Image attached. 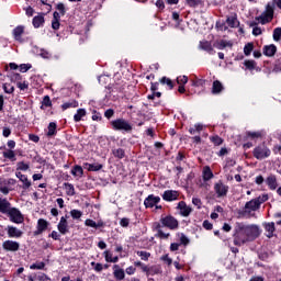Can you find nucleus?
I'll list each match as a JSON object with an SVG mask.
<instances>
[{
  "label": "nucleus",
  "mask_w": 281,
  "mask_h": 281,
  "mask_svg": "<svg viewBox=\"0 0 281 281\" xmlns=\"http://www.w3.org/2000/svg\"><path fill=\"white\" fill-rule=\"evenodd\" d=\"M3 157H5V159H14L15 155L14 151L9 150L3 153Z\"/></svg>",
  "instance_id": "nucleus-52"
},
{
  "label": "nucleus",
  "mask_w": 281,
  "mask_h": 281,
  "mask_svg": "<svg viewBox=\"0 0 281 281\" xmlns=\"http://www.w3.org/2000/svg\"><path fill=\"white\" fill-rule=\"evenodd\" d=\"M20 247L21 245L18 241H13V240H5L2 244V248L5 251H19Z\"/></svg>",
  "instance_id": "nucleus-8"
},
{
  "label": "nucleus",
  "mask_w": 281,
  "mask_h": 281,
  "mask_svg": "<svg viewBox=\"0 0 281 281\" xmlns=\"http://www.w3.org/2000/svg\"><path fill=\"white\" fill-rule=\"evenodd\" d=\"M200 2L201 0H187V3L190 5V8H196V4Z\"/></svg>",
  "instance_id": "nucleus-57"
},
{
  "label": "nucleus",
  "mask_w": 281,
  "mask_h": 281,
  "mask_svg": "<svg viewBox=\"0 0 281 281\" xmlns=\"http://www.w3.org/2000/svg\"><path fill=\"white\" fill-rule=\"evenodd\" d=\"M276 52H278V48L273 44L263 47L265 56H276Z\"/></svg>",
  "instance_id": "nucleus-18"
},
{
  "label": "nucleus",
  "mask_w": 281,
  "mask_h": 281,
  "mask_svg": "<svg viewBox=\"0 0 281 281\" xmlns=\"http://www.w3.org/2000/svg\"><path fill=\"white\" fill-rule=\"evenodd\" d=\"M18 87L21 89V91H25V89H27V83L26 82H18Z\"/></svg>",
  "instance_id": "nucleus-64"
},
{
  "label": "nucleus",
  "mask_w": 281,
  "mask_h": 281,
  "mask_svg": "<svg viewBox=\"0 0 281 281\" xmlns=\"http://www.w3.org/2000/svg\"><path fill=\"white\" fill-rule=\"evenodd\" d=\"M12 131L10 130V127H3V131H2V135L3 137H10Z\"/></svg>",
  "instance_id": "nucleus-59"
},
{
  "label": "nucleus",
  "mask_w": 281,
  "mask_h": 281,
  "mask_svg": "<svg viewBox=\"0 0 281 281\" xmlns=\"http://www.w3.org/2000/svg\"><path fill=\"white\" fill-rule=\"evenodd\" d=\"M44 106H52V100L49 99V95H45L43 99Z\"/></svg>",
  "instance_id": "nucleus-56"
},
{
  "label": "nucleus",
  "mask_w": 281,
  "mask_h": 281,
  "mask_svg": "<svg viewBox=\"0 0 281 281\" xmlns=\"http://www.w3.org/2000/svg\"><path fill=\"white\" fill-rule=\"evenodd\" d=\"M251 52H254V44L248 43L245 47H244V54L245 56H249L251 54Z\"/></svg>",
  "instance_id": "nucleus-36"
},
{
  "label": "nucleus",
  "mask_w": 281,
  "mask_h": 281,
  "mask_svg": "<svg viewBox=\"0 0 281 281\" xmlns=\"http://www.w3.org/2000/svg\"><path fill=\"white\" fill-rule=\"evenodd\" d=\"M159 201H161V198L150 194L145 199L144 205H145V207H155V205H157V203H159Z\"/></svg>",
  "instance_id": "nucleus-9"
},
{
  "label": "nucleus",
  "mask_w": 281,
  "mask_h": 281,
  "mask_svg": "<svg viewBox=\"0 0 281 281\" xmlns=\"http://www.w3.org/2000/svg\"><path fill=\"white\" fill-rule=\"evenodd\" d=\"M56 8H57V10L60 12V15H61V16H65V13H66V11H65V4H64L63 2H59Z\"/></svg>",
  "instance_id": "nucleus-49"
},
{
  "label": "nucleus",
  "mask_w": 281,
  "mask_h": 281,
  "mask_svg": "<svg viewBox=\"0 0 281 281\" xmlns=\"http://www.w3.org/2000/svg\"><path fill=\"white\" fill-rule=\"evenodd\" d=\"M247 135H248V137H251L252 139H256L257 137H260L259 132H248Z\"/></svg>",
  "instance_id": "nucleus-60"
},
{
  "label": "nucleus",
  "mask_w": 281,
  "mask_h": 281,
  "mask_svg": "<svg viewBox=\"0 0 281 281\" xmlns=\"http://www.w3.org/2000/svg\"><path fill=\"white\" fill-rule=\"evenodd\" d=\"M40 56H41L42 58H46V59L52 58V54H49V52H47V50H45V49H41Z\"/></svg>",
  "instance_id": "nucleus-50"
},
{
  "label": "nucleus",
  "mask_w": 281,
  "mask_h": 281,
  "mask_svg": "<svg viewBox=\"0 0 281 281\" xmlns=\"http://www.w3.org/2000/svg\"><path fill=\"white\" fill-rule=\"evenodd\" d=\"M112 128L114 131H133V126H131V123L124 119H116L111 122Z\"/></svg>",
  "instance_id": "nucleus-3"
},
{
  "label": "nucleus",
  "mask_w": 281,
  "mask_h": 281,
  "mask_svg": "<svg viewBox=\"0 0 281 281\" xmlns=\"http://www.w3.org/2000/svg\"><path fill=\"white\" fill-rule=\"evenodd\" d=\"M78 108V103L76 100L66 102L61 105V109H64V111H67V109H76Z\"/></svg>",
  "instance_id": "nucleus-31"
},
{
  "label": "nucleus",
  "mask_w": 281,
  "mask_h": 281,
  "mask_svg": "<svg viewBox=\"0 0 281 281\" xmlns=\"http://www.w3.org/2000/svg\"><path fill=\"white\" fill-rule=\"evenodd\" d=\"M85 115H87V111L85 109H79L74 116L75 122H80Z\"/></svg>",
  "instance_id": "nucleus-30"
},
{
  "label": "nucleus",
  "mask_w": 281,
  "mask_h": 281,
  "mask_svg": "<svg viewBox=\"0 0 281 281\" xmlns=\"http://www.w3.org/2000/svg\"><path fill=\"white\" fill-rule=\"evenodd\" d=\"M158 273H161V268H159L158 266L149 268V276H157Z\"/></svg>",
  "instance_id": "nucleus-38"
},
{
  "label": "nucleus",
  "mask_w": 281,
  "mask_h": 281,
  "mask_svg": "<svg viewBox=\"0 0 281 281\" xmlns=\"http://www.w3.org/2000/svg\"><path fill=\"white\" fill-rule=\"evenodd\" d=\"M71 175L74 177H82L85 175V170H82L81 166H75L74 169L71 170Z\"/></svg>",
  "instance_id": "nucleus-29"
},
{
  "label": "nucleus",
  "mask_w": 281,
  "mask_h": 281,
  "mask_svg": "<svg viewBox=\"0 0 281 281\" xmlns=\"http://www.w3.org/2000/svg\"><path fill=\"white\" fill-rule=\"evenodd\" d=\"M223 91V83H221V81L215 80L213 82V87H212V93H221Z\"/></svg>",
  "instance_id": "nucleus-26"
},
{
  "label": "nucleus",
  "mask_w": 281,
  "mask_h": 281,
  "mask_svg": "<svg viewBox=\"0 0 281 281\" xmlns=\"http://www.w3.org/2000/svg\"><path fill=\"white\" fill-rule=\"evenodd\" d=\"M161 260H164V262H167L168 266L172 265V259L168 257V255L162 256Z\"/></svg>",
  "instance_id": "nucleus-62"
},
{
  "label": "nucleus",
  "mask_w": 281,
  "mask_h": 281,
  "mask_svg": "<svg viewBox=\"0 0 281 281\" xmlns=\"http://www.w3.org/2000/svg\"><path fill=\"white\" fill-rule=\"evenodd\" d=\"M180 241L182 243V245H188V243H190V239H188L184 234H181Z\"/></svg>",
  "instance_id": "nucleus-63"
},
{
  "label": "nucleus",
  "mask_w": 281,
  "mask_h": 281,
  "mask_svg": "<svg viewBox=\"0 0 281 281\" xmlns=\"http://www.w3.org/2000/svg\"><path fill=\"white\" fill-rule=\"evenodd\" d=\"M114 277L116 278V280H124V270L120 269V266L115 265L114 266Z\"/></svg>",
  "instance_id": "nucleus-23"
},
{
  "label": "nucleus",
  "mask_w": 281,
  "mask_h": 281,
  "mask_svg": "<svg viewBox=\"0 0 281 281\" xmlns=\"http://www.w3.org/2000/svg\"><path fill=\"white\" fill-rule=\"evenodd\" d=\"M15 177H18V179H20V181L23 182L24 190H27L32 186V182L27 179V176H25L21 172H16Z\"/></svg>",
  "instance_id": "nucleus-16"
},
{
  "label": "nucleus",
  "mask_w": 281,
  "mask_h": 281,
  "mask_svg": "<svg viewBox=\"0 0 281 281\" xmlns=\"http://www.w3.org/2000/svg\"><path fill=\"white\" fill-rule=\"evenodd\" d=\"M18 170H30V165L23 162V161H20L18 162Z\"/></svg>",
  "instance_id": "nucleus-46"
},
{
  "label": "nucleus",
  "mask_w": 281,
  "mask_h": 281,
  "mask_svg": "<svg viewBox=\"0 0 281 281\" xmlns=\"http://www.w3.org/2000/svg\"><path fill=\"white\" fill-rule=\"evenodd\" d=\"M245 67H247V69H254V67H256V61L247 60L245 61Z\"/></svg>",
  "instance_id": "nucleus-54"
},
{
  "label": "nucleus",
  "mask_w": 281,
  "mask_h": 281,
  "mask_svg": "<svg viewBox=\"0 0 281 281\" xmlns=\"http://www.w3.org/2000/svg\"><path fill=\"white\" fill-rule=\"evenodd\" d=\"M273 38H274V41H279L281 38V27L274 29Z\"/></svg>",
  "instance_id": "nucleus-47"
},
{
  "label": "nucleus",
  "mask_w": 281,
  "mask_h": 281,
  "mask_svg": "<svg viewBox=\"0 0 281 281\" xmlns=\"http://www.w3.org/2000/svg\"><path fill=\"white\" fill-rule=\"evenodd\" d=\"M273 20V7L271 4H267L265 12L261 15L256 18V21L261 23V25H266Z\"/></svg>",
  "instance_id": "nucleus-2"
},
{
  "label": "nucleus",
  "mask_w": 281,
  "mask_h": 281,
  "mask_svg": "<svg viewBox=\"0 0 281 281\" xmlns=\"http://www.w3.org/2000/svg\"><path fill=\"white\" fill-rule=\"evenodd\" d=\"M252 34H254V36H260V34H262V29L255 26L252 29Z\"/></svg>",
  "instance_id": "nucleus-58"
},
{
  "label": "nucleus",
  "mask_w": 281,
  "mask_h": 281,
  "mask_svg": "<svg viewBox=\"0 0 281 281\" xmlns=\"http://www.w3.org/2000/svg\"><path fill=\"white\" fill-rule=\"evenodd\" d=\"M160 82H161V85H167L168 87H169V89H173V85H172V80H170V79H168V78H166V77H162L161 79H160Z\"/></svg>",
  "instance_id": "nucleus-40"
},
{
  "label": "nucleus",
  "mask_w": 281,
  "mask_h": 281,
  "mask_svg": "<svg viewBox=\"0 0 281 281\" xmlns=\"http://www.w3.org/2000/svg\"><path fill=\"white\" fill-rule=\"evenodd\" d=\"M47 135H48V137L56 135V123H54V122L49 123Z\"/></svg>",
  "instance_id": "nucleus-35"
},
{
  "label": "nucleus",
  "mask_w": 281,
  "mask_h": 281,
  "mask_svg": "<svg viewBox=\"0 0 281 281\" xmlns=\"http://www.w3.org/2000/svg\"><path fill=\"white\" fill-rule=\"evenodd\" d=\"M52 27H53V30H59V27H60V21H58V20H53V22H52Z\"/></svg>",
  "instance_id": "nucleus-61"
},
{
  "label": "nucleus",
  "mask_w": 281,
  "mask_h": 281,
  "mask_svg": "<svg viewBox=\"0 0 281 281\" xmlns=\"http://www.w3.org/2000/svg\"><path fill=\"white\" fill-rule=\"evenodd\" d=\"M43 23H45V16H43L42 14L33 18L34 27H41Z\"/></svg>",
  "instance_id": "nucleus-24"
},
{
  "label": "nucleus",
  "mask_w": 281,
  "mask_h": 281,
  "mask_svg": "<svg viewBox=\"0 0 281 281\" xmlns=\"http://www.w3.org/2000/svg\"><path fill=\"white\" fill-rule=\"evenodd\" d=\"M64 186L68 196H74V194H76V189L74 188V184L65 183Z\"/></svg>",
  "instance_id": "nucleus-33"
},
{
  "label": "nucleus",
  "mask_w": 281,
  "mask_h": 281,
  "mask_svg": "<svg viewBox=\"0 0 281 281\" xmlns=\"http://www.w3.org/2000/svg\"><path fill=\"white\" fill-rule=\"evenodd\" d=\"M8 236L9 238H21L23 236V232L14 226H8Z\"/></svg>",
  "instance_id": "nucleus-12"
},
{
  "label": "nucleus",
  "mask_w": 281,
  "mask_h": 281,
  "mask_svg": "<svg viewBox=\"0 0 281 281\" xmlns=\"http://www.w3.org/2000/svg\"><path fill=\"white\" fill-rule=\"evenodd\" d=\"M226 23H227L228 27H238V25H239L238 19H236V16L227 18Z\"/></svg>",
  "instance_id": "nucleus-28"
},
{
  "label": "nucleus",
  "mask_w": 281,
  "mask_h": 281,
  "mask_svg": "<svg viewBox=\"0 0 281 281\" xmlns=\"http://www.w3.org/2000/svg\"><path fill=\"white\" fill-rule=\"evenodd\" d=\"M8 214L10 217V221H12V223H23V214H21V211H19V209L16 207H10L9 212L4 213Z\"/></svg>",
  "instance_id": "nucleus-4"
},
{
  "label": "nucleus",
  "mask_w": 281,
  "mask_h": 281,
  "mask_svg": "<svg viewBox=\"0 0 281 281\" xmlns=\"http://www.w3.org/2000/svg\"><path fill=\"white\" fill-rule=\"evenodd\" d=\"M70 215L72 218L78 220L82 217V213L79 210H72L70 211Z\"/></svg>",
  "instance_id": "nucleus-42"
},
{
  "label": "nucleus",
  "mask_w": 281,
  "mask_h": 281,
  "mask_svg": "<svg viewBox=\"0 0 281 281\" xmlns=\"http://www.w3.org/2000/svg\"><path fill=\"white\" fill-rule=\"evenodd\" d=\"M269 155H271V150H269L265 145L258 146L254 149V157H256V159H266Z\"/></svg>",
  "instance_id": "nucleus-5"
},
{
  "label": "nucleus",
  "mask_w": 281,
  "mask_h": 281,
  "mask_svg": "<svg viewBox=\"0 0 281 281\" xmlns=\"http://www.w3.org/2000/svg\"><path fill=\"white\" fill-rule=\"evenodd\" d=\"M164 201H177L179 199V193L177 191L167 190L162 194Z\"/></svg>",
  "instance_id": "nucleus-11"
},
{
  "label": "nucleus",
  "mask_w": 281,
  "mask_h": 281,
  "mask_svg": "<svg viewBox=\"0 0 281 281\" xmlns=\"http://www.w3.org/2000/svg\"><path fill=\"white\" fill-rule=\"evenodd\" d=\"M11 207L12 205L9 203V201L0 195V212L5 214L7 212H10Z\"/></svg>",
  "instance_id": "nucleus-14"
},
{
  "label": "nucleus",
  "mask_w": 281,
  "mask_h": 281,
  "mask_svg": "<svg viewBox=\"0 0 281 281\" xmlns=\"http://www.w3.org/2000/svg\"><path fill=\"white\" fill-rule=\"evenodd\" d=\"M131 223V220L126 218V217H123L121 221H120V225L121 227H127Z\"/></svg>",
  "instance_id": "nucleus-53"
},
{
  "label": "nucleus",
  "mask_w": 281,
  "mask_h": 281,
  "mask_svg": "<svg viewBox=\"0 0 281 281\" xmlns=\"http://www.w3.org/2000/svg\"><path fill=\"white\" fill-rule=\"evenodd\" d=\"M265 229L268 232L267 236L268 238H271L273 236V233L276 232V223L270 222L265 224Z\"/></svg>",
  "instance_id": "nucleus-21"
},
{
  "label": "nucleus",
  "mask_w": 281,
  "mask_h": 281,
  "mask_svg": "<svg viewBox=\"0 0 281 281\" xmlns=\"http://www.w3.org/2000/svg\"><path fill=\"white\" fill-rule=\"evenodd\" d=\"M23 32H25V26H23V25L16 26L13 30V36H14L15 41H21V36H23Z\"/></svg>",
  "instance_id": "nucleus-20"
},
{
  "label": "nucleus",
  "mask_w": 281,
  "mask_h": 281,
  "mask_svg": "<svg viewBox=\"0 0 281 281\" xmlns=\"http://www.w3.org/2000/svg\"><path fill=\"white\" fill-rule=\"evenodd\" d=\"M232 42H227L225 40L215 43V47L217 49H225V47H232Z\"/></svg>",
  "instance_id": "nucleus-25"
},
{
  "label": "nucleus",
  "mask_w": 281,
  "mask_h": 281,
  "mask_svg": "<svg viewBox=\"0 0 281 281\" xmlns=\"http://www.w3.org/2000/svg\"><path fill=\"white\" fill-rule=\"evenodd\" d=\"M85 225H87V227H94V228L102 227L101 223L98 224L93 220H86Z\"/></svg>",
  "instance_id": "nucleus-34"
},
{
  "label": "nucleus",
  "mask_w": 281,
  "mask_h": 281,
  "mask_svg": "<svg viewBox=\"0 0 281 281\" xmlns=\"http://www.w3.org/2000/svg\"><path fill=\"white\" fill-rule=\"evenodd\" d=\"M192 203H193V205H195V206L198 207V210H201V205H202L201 199H199V198H193V199H192Z\"/></svg>",
  "instance_id": "nucleus-55"
},
{
  "label": "nucleus",
  "mask_w": 281,
  "mask_h": 281,
  "mask_svg": "<svg viewBox=\"0 0 281 281\" xmlns=\"http://www.w3.org/2000/svg\"><path fill=\"white\" fill-rule=\"evenodd\" d=\"M267 186H269L270 190H276L278 188V180L276 179V176L271 175L266 180Z\"/></svg>",
  "instance_id": "nucleus-19"
},
{
  "label": "nucleus",
  "mask_w": 281,
  "mask_h": 281,
  "mask_svg": "<svg viewBox=\"0 0 281 281\" xmlns=\"http://www.w3.org/2000/svg\"><path fill=\"white\" fill-rule=\"evenodd\" d=\"M257 201V203L260 205H262V203L269 201V195L267 194H262V195H259L257 199H255Z\"/></svg>",
  "instance_id": "nucleus-37"
},
{
  "label": "nucleus",
  "mask_w": 281,
  "mask_h": 281,
  "mask_svg": "<svg viewBox=\"0 0 281 281\" xmlns=\"http://www.w3.org/2000/svg\"><path fill=\"white\" fill-rule=\"evenodd\" d=\"M49 223L46 220L40 218L37 221V231L35 232V234H43V232H45V229H47Z\"/></svg>",
  "instance_id": "nucleus-17"
},
{
  "label": "nucleus",
  "mask_w": 281,
  "mask_h": 281,
  "mask_svg": "<svg viewBox=\"0 0 281 281\" xmlns=\"http://www.w3.org/2000/svg\"><path fill=\"white\" fill-rule=\"evenodd\" d=\"M113 155H114V157H117L119 159H123L124 149H122V148L113 149Z\"/></svg>",
  "instance_id": "nucleus-39"
},
{
  "label": "nucleus",
  "mask_w": 281,
  "mask_h": 281,
  "mask_svg": "<svg viewBox=\"0 0 281 281\" xmlns=\"http://www.w3.org/2000/svg\"><path fill=\"white\" fill-rule=\"evenodd\" d=\"M177 82L180 86L188 85V76L178 77Z\"/></svg>",
  "instance_id": "nucleus-45"
},
{
  "label": "nucleus",
  "mask_w": 281,
  "mask_h": 281,
  "mask_svg": "<svg viewBox=\"0 0 281 281\" xmlns=\"http://www.w3.org/2000/svg\"><path fill=\"white\" fill-rule=\"evenodd\" d=\"M260 236V228L255 224L237 223L234 228V245L240 247L245 243H251Z\"/></svg>",
  "instance_id": "nucleus-1"
},
{
  "label": "nucleus",
  "mask_w": 281,
  "mask_h": 281,
  "mask_svg": "<svg viewBox=\"0 0 281 281\" xmlns=\"http://www.w3.org/2000/svg\"><path fill=\"white\" fill-rule=\"evenodd\" d=\"M245 210H248V212H256V210H260L258 201L256 199L250 200L245 204Z\"/></svg>",
  "instance_id": "nucleus-15"
},
{
  "label": "nucleus",
  "mask_w": 281,
  "mask_h": 281,
  "mask_svg": "<svg viewBox=\"0 0 281 281\" xmlns=\"http://www.w3.org/2000/svg\"><path fill=\"white\" fill-rule=\"evenodd\" d=\"M200 49H204V52H212L214 48H212V44L207 41L200 42Z\"/></svg>",
  "instance_id": "nucleus-32"
},
{
  "label": "nucleus",
  "mask_w": 281,
  "mask_h": 281,
  "mask_svg": "<svg viewBox=\"0 0 281 281\" xmlns=\"http://www.w3.org/2000/svg\"><path fill=\"white\" fill-rule=\"evenodd\" d=\"M214 177V173H212V169L210 167H204L203 170V179L204 181H210Z\"/></svg>",
  "instance_id": "nucleus-27"
},
{
  "label": "nucleus",
  "mask_w": 281,
  "mask_h": 281,
  "mask_svg": "<svg viewBox=\"0 0 281 281\" xmlns=\"http://www.w3.org/2000/svg\"><path fill=\"white\" fill-rule=\"evenodd\" d=\"M30 269H45V262L33 263L30 266Z\"/></svg>",
  "instance_id": "nucleus-48"
},
{
  "label": "nucleus",
  "mask_w": 281,
  "mask_h": 281,
  "mask_svg": "<svg viewBox=\"0 0 281 281\" xmlns=\"http://www.w3.org/2000/svg\"><path fill=\"white\" fill-rule=\"evenodd\" d=\"M161 223L164 227H168L169 229H177L179 227V222L172 216L161 218Z\"/></svg>",
  "instance_id": "nucleus-7"
},
{
  "label": "nucleus",
  "mask_w": 281,
  "mask_h": 281,
  "mask_svg": "<svg viewBox=\"0 0 281 281\" xmlns=\"http://www.w3.org/2000/svg\"><path fill=\"white\" fill-rule=\"evenodd\" d=\"M211 142H212L215 146H221V144H223V138H221L220 136H212V137H211Z\"/></svg>",
  "instance_id": "nucleus-41"
},
{
  "label": "nucleus",
  "mask_w": 281,
  "mask_h": 281,
  "mask_svg": "<svg viewBox=\"0 0 281 281\" xmlns=\"http://www.w3.org/2000/svg\"><path fill=\"white\" fill-rule=\"evenodd\" d=\"M113 115H115V111H113V109H109L104 112V116L108 119V120H111V117H113Z\"/></svg>",
  "instance_id": "nucleus-51"
},
{
  "label": "nucleus",
  "mask_w": 281,
  "mask_h": 281,
  "mask_svg": "<svg viewBox=\"0 0 281 281\" xmlns=\"http://www.w3.org/2000/svg\"><path fill=\"white\" fill-rule=\"evenodd\" d=\"M137 256H139V258H142V260H148V258H150V252L137 251Z\"/></svg>",
  "instance_id": "nucleus-43"
},
{
  "label": "nucleus",
  "mask_w": 281,
  "mask_h": 281,
  "mask_svg": "<svg viewBox=\"0 0 281 281\" xmlns=\"http://www.w3.org/2000/svg\"><path fill=\"white\" fill-rule=\"evenodd\" d=\"M3 89L5 93H14V88L10 83H4Z\"/></svg>",
  "instance_id": "nucleus-44"
},
{
  "label": "nucleus",
  "mask_w": 281,
  "mask_h": 281,
  "mask_svg": "<svg viewBox=\"0 0 281 281\" xmlns=\"http://www.w3.org/2000/svg\"><path fill=\"white\" fill-rule=\"evenodd\" d=\"M214 191L217 194L218 199L223 196H227V192H229V187L222 181H218L214 184Z\"/></svg>",
  "instance_id": "nucleus-6"
},
{
  "label": "nucleus",
  "mask_w": 281,
  "mask_h": 281,
  "mask_svg": "<svg viewBox=\"0 0 281 281\" xmlns=\"http://www.w3.org/2000/svg\"><path fill=\"white\" fill-rule=\"evenodd\" d=\"M58 232H60L63 235L67 234L69 232V226L67 224V217L63 216L57 225Z\"/></svg>",
  "instance_id": "nucleus-13"
},
{
  "label": "nucleus",
  "mask_w": 281,
  "mask_h": 281,
  "mask_svg": "<svg viewBox=\"0 0 281 281\" xmlns=\"http://www.w3.org/2000/svg\"><path fill=\"white\" fill-rule=\"evenodd\" d=\"M178 210L181 214V216L187 217L189 214H192V207L188 206L186 202L181 201L178 203Z\"/></svg>",
  "instance_id": "nucleus-10"
},
{
  "label": "nucleus",
  "mask_w": 281,
  "mask_h": 281,
  "mask_svg": "<svg viewBox=\"0 0 281 281\" xmlns=\"http://www.w3.org/2000/svg\"><path fill=\"white\" fill-rule=\"evenodd\" d=\"M85 169L90 172H98V170H102V165L100 164H85Z\"/></svg>",
  "instance_id": "nucleus-22"
}]
</instances>
